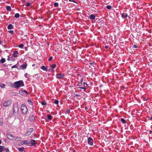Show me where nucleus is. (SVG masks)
<instances>
[{
  "mask_svg": "<svg viewBox=\"0 0 152 152\" xmlns=\"http://www.w3.org/2000/svg\"><path fill=\"white\" fill-rule=\"evenodd\" d=\"M11 60L12 61H15V59L14 58H12L11 59Z\"/></svg>",
  "mask_w": 152,
  "mask_h": 152,
  "instance_id": "50",
  "label": "nucleus"
},
{
  "mask_svg": "<svg viewBox=\"0 0 152 152\" xmlns=\"http://www.w3.org/2000/svg\"><path fill=\"white\" fill-rule=\"evenodd\" d=\"M17 65H14L13 66H12L11 67V68H17Z\"/></svg>",
  "mask_w": 152,
  "mask_h": 152,
  "instance_id": "42",
  "label": "nucleus"
},
{
  "mask_svg": "<svg viewBox=\"0 0 152 152\" xmlns=\"http://www.w3.org/2000/svg\"><path fill=\"white\" fill-rule=\"evenodd\" d=\"M20 143L22 145L23 144L29 145L30 144V142H28L26 140H22L20 141Z\"/></svg>",
  "mask_w": 152,
  "mask_h": 152,
  "instance_id": "9",
  "label": "nucleus"
},
{
  "mask_svg": "<svg viewBox=\"0 0 152 152\" xmlns=\"http://www.w3.org/2000/svg\"><path fill=\"white\" fill-rule=\"evenodd\" d=\"M149 133L150 134H151L152 133V131H151V130L150 131H149Z\"/></svg>",
  "mask_w": 152,
  "mask_h": 152,
  "instance_id": "52",
  "label": "nucleus"
},
{
  "mask_svg": "<svg viewBox=\"0 0 152 152\" xmlns=\"http://www.w3.org/2000/svg\"><path fill=\"white\" fill-rule=\"evenodd\" d=\"M26 74H25V76H26Z\"/></svg>",
  "mask_w": 152,
  "mask_h": 152,
  "instance_id": "59",
  "label": "nucleus"
},
{
  "mask_svg": "<svg viewBox=\"0 0 152 152\" xmlns=\"http://www.w3.org/2000/svg\"><path fill=\"white\" fill-rule=\"evenodd\" d=\"M8 58H7V60L8 61H11V59L9 57V56H8Z\"/></svg>",
  "mask_w": 152,
  "mask_h": 152,
  "instance_id": "45",
  "label": "nucleus"
},
{
  "mask_svg": "<svg viewBox=\"0 0 152 152\" xmlns=\"http://www.w3.org/2000/svg\"><path fill=\"white\" fill-rule=\"evenodd\" d=\"M133 48H138V47L136 45L134 44L133 45Z\"/></svg>",
  "mask_w": 152,
  "mask_h": 152,
  "instance_id": "40",
  "label": "nucleus"
},
{
  "mask_svg": "<svg viewBox=\"0 0 152 152\" xmlns=\"http://www.w3.org/2000/svg\"><path fill=\"white\" fill-rule=\"evenodd\" d=\"M94 64V62H92L91 63H90V64H91V65H93V64Z\"/></svg>",
  "mask_w": 152,
  "mask_h": 152,
  "instance_id": "46",
  "label": "nucleus"
},
{
  "mask_svg": "<svg viewBox=\"0 0 152 152\" xmlns=\"http://www.w3.org/2000/svg\"><path fill=\"white\" fill-rule=\"evenodd\" d=\"M13 110V113L14 115H15L16 114L18 113L19 108L17 104H15L14 105Z\"/></svg>",
  "mask_w": 152,
  "mask_h": 152,
  "instance_id": "3",
  "label": "nucleus"
},
{
  "mask_svg": "<svg viewBox=\"0 0 152 152\" xmlns=\"http://www.w3.org/2000/svg\"><path fill=\"white\" fill-rule=\"evenodd\" d=\"M31 134V133L27 131V132L25 134V136H28L30 135Z\"/></svg>",
  "mask_w": 152,
  "mask_h": 152,
  "instance_id": "22",
  "label": "nucleus"
},
{
  "mask_svg": "<svg viewBox=\"0 0 152 152\" xmlns=\"http://www.w3.org/2000/svg\"><path fill=\"white\" fill-rule=\"evenodd\" d=\"M19 94L23 96H24L26 94H28L26 90L20 91L19 92Z\"/></svg>",
  "mask_w": 152,
  "mask_h": 152,
  "instance_id": "6",
  "label": "nucleus"
},
{
  "mask_svg": "<svg viewBox=\"0 0 152 152\" xmlns=\"http://www.w3.org/2000/svg\"><path fill=\"white\" fill-rule=\"evenodd\" d=\"M34 65H35V64H33L32 65V66H34Z\"/></svg>",
  "mask_w": 152,
  "mask_h": 152,
  "instance_id": "56",
  "label": "nucleus"
},
{
  "mask_svg": "<svg viewBox=\"0 0 152 152\" xmlns=\"http://www.w3.org/2000/svg\"><path fill=\"white\" fill-rule=\"evenodd\" d=\"M88 143L91 145H93L94 141L93 139L91 137H89L88 138Z\"/></svg>",
  "mask_w": 152,
  "mask_h": 152,
  "instance_id": "5",
  "label": "nucleus"
},
{
  "mask_svg": "<svg viewBox=\"0 0 152 152\" xmlns=\"http://www.w3.org/2000/svg\"><path fill=\"white\" fill-rule=\"evenodd\" d=\"M90 18L91 19L94 20L95 18V16L94 15L92 14L90 15Z\"/></svg>",
  "mask_w": 152,
  "mask_h": 152,
  "instance_id": "17",
  "label": "nucleus"
},
{
  "mask_svg": "<svg viewBox=\"0 0 152 152\" xmlns=\"http://www.w3.org/2000/svg\"><path fill=\"white\" fill-rule=\"evenodd\" d=\"M2 152V150H0V152Z\"/></svg>",
  "mask_w": 152,
  "mask_h": 152,
  "instance_id": "55",
  "label": "nucleus"
},
{
  "mask_svg": "<svg viewBox=\"0 0 152 152\" xmlns=\"http://www.w3.org/2000/svg\"><path fill=\"white\" fill-rule=\"evenodd\" d=\"M4 151L6 152H9V150L8 148L4 149Z\"/></svg>",
  "mask_w": 152,
  "mask_h": 152,
  "instance_id": "35",
  "label": "nucleus"
},
{
  "mask_svg": "<svg viewBox=\"0 0 152 152\" xmlns=\"http://www.w3.org/2000/svg\"><path fill=\"white\" fill-rule=\"evenodd\" d=\"M4 148V147L3 146H0V150H2V149H3Z\"/></svg>",
  "mask_w": 152,
  "mask_h": 152,
  "instance_id": "41",
  "label": "nucleus"
},
{
  "mask_svg": "<svg viewBox=\"0 0 152 152\" xmlns=\"http://www.w3.org/2000/svg\"><path fill=\"white\" fill-rule=\"evenodd\" d=\"M82 83L80 82H79V83L78 84H77V85L78 86H81L82 85Z\"/></svg>",
  "mask_w": 152,
  "mask_h": 152,
  "instance_id": "44",
  "label": "nucleus"
},
{
  "mask_svg": "<svg viewBox=\"0 0 152 152\" xmlns=\"http://www.w3.org/2000/svg\"><path fill=\"white\" fill-rule=\"evenodd\" d=\"M9 32L12 34L13 33V31H10Z\"/></svg>",
  "mask_w": 152,
  "mask_h": 152,
  "instance_id": "47",
  "label": "nucleus"
},
{
  "mask_svg": "<svg viewBox=\"0 0 152 152\" xmlns=\"http://www.w3.org/2000/svg\"><path fill=\"white\" fill-rule=\"evenodd\" d=\"M64 77V75L61 73H60L56 75V77L58 78L61 79Z\"/></svg>",
  "mask_w": 152,
  "mask_h": 152,
  "instance_id": "10",
  "label": "nucleus"
},
{
  "mask_svg": "<svg viewBox=\"0 0 152 152\" xmlns=\"http://www.w3.org/2000/svg\"><path fill=\"white\" fill-rule=\"evenodd\" d=\"M13 140L16 141H19L21 140V138L19 137L14 136Z\"/></svg>",
  "mask_w": 152,
  "mask_h": 152,
  "instance_id": "13",
  "label": "nucleus"
},
{
  "mask_svg": "<svg viewBox=\"0 0 152 152\" xmlns=\"http://www.w3.org/2000/svg\"><path fill=\"white\" fill-rule=\"evenodd\" d=\"M12 103L11 100H9L6 101L3 104V106L5 107H7L10 105Z\"/></svg>",
  "mask_w": 152,
  "mask_h": 152,
  "instance_id": "4",
  "label": "nucleus"
},
{
  "mask_svg": "<svg viewBox=\"0 0 152 152\" xmlns=\"http://www.w3.org/2000/svg\"><path fill=\"white\" fill-rule=\"evenodd\" d=\"M7 137L11 140H13L14 136L11 134H7Z\"/></svg>",
  "mask_w": 152,
  "mask_h": 152,
  "instance_id": "8",
  "label": "nucleus"
},
{
  "mask_svg": "<svg viewBox=\"0 0 152 152\" xmlns=\"http://www.w3.org/2000/svg\"><path fill=\"white\" fill-rule=\"evenodd\" d=\"M18 51H15L13 53V56L15 58L17 57L18 56Z\"/></svg>",
  "mask_w": 152,
  "mask_h": 152,
  "instance_id": "14",
  "label": "nucleus"
},
{
  "mask_svg": "<svg viewBox=\"0 0 152 152\" xmlns=\"http://www.w3.org/2000/svg\"><path fill=\"white\" fill-rule=\"evenodd\" d=\"M56 66L55 64H53L51 65V67L53 69H54L56 67Z\"/></svg>",
  "mask_w": 152,
  "mask_h": 152,
  "instance_id": "26",
  "label": "nucleus"
},
{
  "mask_svg": "<svg viewBox=\"0 0 152 152\" xmlns=\"http://www.w3.org/2000/svg\"><path fill=\"white\" fill-rule=\"evenodd\" d=\"M17 149L19 150V151L23 152L24 151V148L23 147H22L21 148H18Z\"/></svg>",
  "mask_w": 152,
  "mask_h": 152,
  "instance_id": "16",
  "label": "nucleus"
},
{
  "mask_svg": "<svg viewBox=\"0 0 152 152\" xmlns=\"http://www.w3.org/2000/svg\"><path fill=\"white\" fill-rule=\"evenodd\" d=\"M29 118L31 121H33L34 119V116H31L29 117Z\"/></svg>",
  "mask_w": 152,
  "mask_h": 152,
  "instance_id": "29",
  "label": "nucleus"
},
{
  "mask_svg": "<svg viewBox=\"0 0 152 152\" xmlns=\"http://www.w3.org/2000/svg\"><path fill=\"white\" fill-rule=\"evenodd\" d=\"M28 131L31 133V132L33 131V129L32 128H30L28 129Z\"/></svg>",
  "mask_w": 152,
  "mask_h": 152,
  "instance_id": "28",
  "label": "nucleus"
},
{
  "mask_svg": "<svg viewBox=\"0 0 152 152\" xmlns=\"http://www.w3.org/2000/svg\"><path fill=\"white\" fill-rule=\"evenodd\" d=\"M28 103L30 104L31 105H32L33 103L30 99H28Z\"/></svg>",
  "mask_w": 152,
  "mask_h": 152,
  "instance_id": "30",
  "label": "nucleus"
},
{
  "mask_svg": "<svg viewBox=\"0 0 152 152\" xmlns=\"http://www.w3.org/2000/svg\"><path fill=\"white\" fill-rule=\"evenodd\" d=\"M21 109L23 114H26L27 113L28 110L25 104H23L21 105Z\"/></svg>",
  "mask_w": 152,
  "mask_h": 152,
  "instance_id": "2",
  "label": "nucleus"
},
{
  "mask_svg": "<svg viewBox=\"0 0 152 152\" xmlns=\"http://www.w3.org/2000/svg\"><path fill=\"white\" fill-rule=\"evenodd\" d=\"M6 10L7 11H10L11 10V7L10 6H7L6 7Z\"/></svg>",
  "mask_w": 152,
  "mask_h": 152,
  "instance_id": "21",
  "label": "nucleus"
},
{
  "mask_svg": "<svg viewBox=\"0 0 152 152\" xmlns=\"http://www.w3.org/2000/svg\"><path fill=\"white\" fill-rule=\"evenodd\" d=\"M128 16V14L126 13H123L121 14V17L123 18H126Z\"/></svg>",
  "mask_w": 152,
  "mask_h": 152,
  "instance_id": "12",
  "label": "nucleus"
},
{
  "mask_svg": "<svg viewBox=\"0 0 152 152\" xmlns=\"http://www.w3.org/2000/svg\"><path fill=\"white\" fill-rule=\"evenodd\" d=\"M30 4L31 3H28L26 4V5L27 7H29L30 5Z\"/></svg>",
  "mask_w": 152,
  "mask_h": 152,
  "instance_id": "39",
  "label": "nucleus"
},
{
  "mask_svg": "<svg viewBox=\"0 0 152 152\" xmlns=\"http://www.w3.org/2000/svg\"><path fill=\"white\" fill-rule=\"evenodd\" d=\"M83 79L82 78H81V80H80V82L81 83H82L83 82Z\"/></svg>",
  "mask_w": 152,
  "mask_h": 152,
  "instance_id": "48",
  "label": "nucleus"
},
{
  "mask_svg": "<svg viewBox=\"0 0 152 152\" xmlns=\"http://www.w3.org/2000/svg\"><path fill=\"white\" fill-rule=\"evenodd\" d=\"M10 86L13 88H15V85L14 83H11L10 84Z\"/></svg>",
  "mask_w": 152,
  "mask_h": 152,
  "instance_id": "25",
  "label": "nucleus"
},
{
  "mask_svg": "<svg viewBox=\"0 0 152 152\" xmlns=\"http://www.w3.org/2000/svg\"><path fill=\"white\" fill-rule=\"evenodd\" d=\"M105 47L106 49H108L109 48L108 46H105Z\"/></svg>",
  "mask_w": 152,
  "mask_h": 152,
  "instance_id": "49",
  "label": "nucleus"
},
{
  "mask_svg": "<svg viewBox=\"0 0 152 152\" xmlns=\"http://www.w3.org/2000/svg\"><path fill=\"white\" fill-rule=\"evenodd\" d=\"M26 74H25V76H26Z\"/></svg>",
  "mask_w": 152,
  "mask_h": 152,
  "instance_id": "60",
  "label": "nucleus"
},
{
  "mask_svg": "<svg viewBox=\"0 0 152 152\" xmlns=\"http://www.w3.org/2000/svg\"><path fill=\"white\" fill-rule=\"evenodd\" d=\"M69 1H72L73 2H75V3H76V2L75 1L73 0H71V1L70 0H69Z\"/></svg>",
  "mask_w": 152,
  "mask_h": 152,
  "instance_id": "51",
  "label": "nucleus"
},
{
  "mask_svg": "<svg viewBox=\"0 0 152 152\" xmlns=\"http://www.w3.org/2000/svg\"><path fill=\"white\" fill-rule=\"evenodd\" d=\"M15 85V88L16 89L19 88L21 86H24L23 82L22 80H20L14 83Z\"/></svg>",
  "mask_w": 152,
  "mask_h": 152,
  "instance_id": "1",
  "label": "nucleus"
},
{
  "mask_svg": "<svg viewBox=\"0 0 152 152\" xmlns=\"http://www.w3.org/2000/svg\"><path fill=\"white\" fill-rule=\"evenodd\" d=\"M67 113H69V112H70V111H69V110H67Z\"/></svg>",
  "mask_w": 152,
  "mask_h": 152,
  "instance_id": "53",
  "label": "nucleus"
},
{
  "mask_svg": "<svg viewBox=\"0 0 152 152\" xmlns=\"http://www.w3.org/2000/svg\"><path fill=\"white\" fill-rule=\"evenodd\" d=\"M27 66V64H23L21 65L20 68V69H26Z\"/></svg>",
  "mask_w": 152,
  "mask_h": 152,
  "instance_id": "11",
  "label": "nucleus"
},
{
  "mask_svg": "<svg viewBox=\"0 0 152 152\" xmlns=\"http://www.w3.org/2000/svg\"><path fill=\"white\" fill-rule=\"evenodd\" d=\"M79 89H83L84 90H86V88L84 87H79Z\"/></svg>",
  "mask_w": 152,
  "mask_h": 152,
  "instance_id": "36",
  "label": "nucleus"
},
{
  "mask_svg": "<svg viewBox=\"0 0 152 152\" xmlns=\"http://www.w3.org/2000/svg\"><path fill=\"white\" fill-rule=\"evenodd\" d=\"M37 143H36L35 141L34 140H32L30 141V144L31 145H28L30 146H34V145L36 144Z\"/></svg>",
  "mask_w": 152,
  "mask_h": 152,
  "instance_id": "7",
  "label": "nucleus"
},
{
  "mask_svg": "<svg viewBox=\"0 0 152 152\" xmlns=\"http://www.w3.org/2000/svg\"><path fill=\"white\" fill-rule=\"evenodd\" d=\"M1 140H0V144H1Z\"/></svg>",
  "mask_w": 152,
  "mask_h": 152,
  "instance_id": "57",
  "label": "nucleus"
},
{
  "mask_svg": "<svg viewBox=\"0 0 152 152\" xmlns=\"http://www.w3.org/2000/svg\"><path fill=\"white\" fill-rule=\"evenodd\" d=\"M23 46H24L22 44H20L19 45L18 47L20 48H23Z\"/></svg>",
  "mask_w": 152,
  "mask_h": 152,
  "instance_id": "32",
  "label": "nucleus"
},
{
  "mask_svg": "<svg viewBox=\"0 0 152 152\" xmlns=\"http://www.w3.org/2000/svg\"><path fill=\"white\" fill-rule=\"evenodd\" d=\"M41 69L45 71H46L47 70V69L46 67L44 66H41Z\"/></svg>",
  "mask_w": 152,
  "mask_h": 152,
  "instance_id": "24",
  "label": "nucleus"
},
{
  "mask_svg": "<svg viewBox=\"0 0 152 152\" xmlns=\"http://www.w3.org/2000/svg\"><path fill=\"white\" fill-rule=\"evenodd\" d=\"M19 17L20 14L18 13H16L14 15V17L16 18H18Z\"/></svg>",
  "mask_w": 152,
  "mask_h": 152,
  "instance_id": "23",
  "label": "nucleus"
},
{
  "mask_svg": "<svg viewBox=\"0 0 152 152\" xmlns=\"http://www.w3.org/2000/svg\"><path fill=\"white\" fill-rule=\"evenodd\" d=\"M6 60L4 58H2L0 60V62L2 63H4L5 62Z\"/></svg>",
  "mask_w": 152,
  "mask_h": 152,
  "instance_id": "19",
  "label": "nucleus"
},
{
  "mask_svg": "<svg viewBox=\"0 0 152 152\" xmlns=\"http://www.w3.org/2000/svg\"><path fill=\"white\" fill-rule=\"evenodd\" d=\"M150 120H152V116L150 118Z\"/></svg>",
  "mask_w": 152,
  "mask_h": 152,
  "instance_id": "54",
  "label": "nucleus"
},
{
  "mask_svg": "<svg viewBox=\"0 0 152 152\" xmlns=\"http://www.w3.org/2000/svg\"><path fill=\"white\" fill-rule=\"evenodd\" d=\"M7 28L8 29H12L13 28V26L11 24H10L8 26Z\"/></svg>",
  "mask_w": 152,
  "mask_h": 152,
  "instance_id": "15",
  "label": "nucleus"
},
{
  "mask_svg": "<svg viewBox=\"0 0 152 152\" xmlns=\"http://www.w3.org/2000/svg\"><path fill=\"white\" fill-rule=\"evenodd\" d=\"M54 6L55 7H57L58 6V3H55L54 4Z\"/></svg>",
  "mask_w": 152,
  "mask_h": 152,
  "instance_id": "33",
  "label": "nucleus"
},
{
  "mask_svg": "<svg viewBox=\"0 0 152 152\" xmlns=\"http://www.w3.org/2000/svg\"><path fill=\"white\" fill-rule=\"evenodd\" d=\"M42 104L43 105H45L46 104V103L45 102H42Z\"/></svg>",
  "mask_w": 152,
  "mask_h": 152,
  "instance_id": "38",
  "label": "nucleus"
},
{
  "mask_svg": "<svg viewBox=\"0 0 152 152\" xmlns=\"http://www.w3.org/2000/svg\"><path fill=\"white\" fill-rule=\"evenodd\" d=\"M47 118L49 120H51L52 119L53 117L50 115H48Z\"/></svg>",
  "mask_w": 152,
  "mask_h": 152,
  "instance_id": "18",
  "label": "nucleus"
},
{
  "mask_svg": "<svg viewBox=\"0 0 152 152\" xmlns=\"http://www.w3.org/2000/svg\"><path fill=\"white\" fill-rule=\"evenodd\" d=\"M106 7L108 9H110L111 8V6L110 5H107Z\"/></svg>",
  "mask_w": 152,
  "mask_h": 152,
  "instance_id": "34",
  "label": "nucleus"
},
{
  "mask_svg": "<svg viewBox=\"0 0 152 152\" xmlns=\"http://www.w3.org/2000/svg\"><path fill=\"white\" fill-rule=\"evenodd\" d=\"M75 152V151H73L72 152Z\"/></svg>",
  "mask_w": 152,
  "mask_h": 152,
  "instance_id": "58",
  "label": "nucleus"
},
{
  "mask_svg": "<svg viewBox=\"0 0 152 152\" xmlns=\"http://www.w3.org/2000/svg\"><path fill=\"white\" fill-rule=\"evenodd\" d=\"M52 59V57H50L48 59L49 61H51Z\"/></svg>",
  "mask_w": 152,
  "mask_h": 152,
  "instance_id": "43",
  "label": "nucleus"
},
{
  "mask_svg": "<svg viewBox=\"0 0 152 152\" xmlns=\"http://www.w3.org/2000/svg\"><path fill=\"white\" fill-rule=\"evenodd\" d=\"M5 85L4 84L0 83V87L2 88H4L5 87Z\"/></svg>",
  "mask_w": 152,
  "mask_h": 152,
  "instance_id": "20",
  "label": "nucleus"
},
{
  "mask_svg": "<svg viewBox=\"0 0 152 152\" xmlns=\"http://www.w3.org/2000/svg\"><path fill=\"white\" fill-rule=\"evenodd\" d=\"M121 121L122 122H123L124 124H125L126 123V121L123 118H121Z\"/></svg>",
  "mask_w": 152,
  "mask_h": 152,
  "instance_id": "27",
  "label": "nucleus"
},
{
  "mask_svg": "<svg viewBox=\"0 0 152 152\" xmlns=\"http://www.w3.org/2000/svg\"><path fill=\"white\" fill-rule=\"evenodd\" d=\"M54 103L56 104H58V101L57 100L55 99L54 101Z\"/></svg>",
  "mask_w": 152,
  "mask_h": 152,
  "instance_id": "31",
  "label": "nucleus"
},
{
  "mask_svg": "<svg viewBox=\"0 0 152 152\" xmlns=\"http://www.w3.org/2000/svg\"><path fill=\"white\" fill-rule=\"evenodd\" d=\"M87 86L88 85L86 83H84V87L86 88Z\"/></svg>",
  "mask_w": 152,
  "mask_h": 152,
  "instance_id": "37",
  "label": "nucleus"
}]
</instances>
